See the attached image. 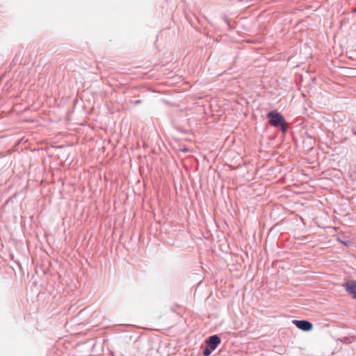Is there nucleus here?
<instances>
[{"mask_svg":"<svg viewBox=\"0 0 356 356\" xmlns=\"http://www.w3.org/2000/svg\"><path fill=\"white\" fill-rule=\"evenodd\" d=\"M266 117L269 119V123L272 127H280L282 132H286L288 124L281 113L275 111H271L267 113Z\"/></svg>","mask_w":356,"mask_h":356,"instance_id":"1","label":"nucleus"},{"mask_svg":"<svg viewBox=\"0 0 356 356\" xmlns=\"http://www.w3.org/2000/svg\"><path fill=\"white\" fill-rule=\"evenodd\" d=\"M292 323L295 325L298 329L308 332L312 330L313 324L306 320H293Z\"/></svg>","mask_w":356,"mask_h":356,"instance_id":"2","label":"nucleus"},{"mask_svg":"<svg viewBox=\"0 0 356 356\" xmlns=\"http://www.w3.org/2000/svg\"><path fill=\"white\" fill-rule=\"evenodd\" d=\"M221 339L217 334L212 335L207 338L205 341L206 345L209 346V349L215 350L218 345L220 343Z\"/></svg>","mask_w":356,"mask_h":356,"instance_id":"3","label":"nucleus"},{"mask_svg":"<svg viewBox=\"0 0 356 356\" xmlns=\"http://www.w3.org/2000/svg\"><path fill=\"white\" fill-rule=\"evenodd\" d=\"M343 286L348 294L351 295L354 299H356V281L348 280L343 284Z\"/></svg>","mask_w":356,"mask_h":356,"instance_id":"4","label":"nucleus"},{"mask_svg":"<svg viewBox=\"0 0 356 356\" xmlns=\"http://www.w3.org/2000/svg\"><path fill=\"white\" fill-rule=\"evenodd\" d=\"M213 351V350L209 349V346H207V345H206V347L204 348V349L203 350V355L204 356H209Z\"/></svg>","mask_w":356,"mask_h":356,"instance_id":"5","label":"nucleus"},{"mask_svg":"<svg viewBox=\"0 0 356 356\" xmlns=\"http://www.w3.org/2000/svg\"><path fill=\"white\" fill-rule=\"evenodd\" d=\"M141 102H142V100H136V101L135 102V104H140Z\"/></svg>","mask_w":356,"mask_h":356,"instance_id":"6","label":"nucleus"},{"mask_svg":"<svg viewBox=\"0 0 356 356\" xmlns=\"http://www.w3.org/2000/svg\"><path fill=\"white\" fill-rule=\"evenodd\" d=\"M181 151H183V152H187V151H188V149L186 148V149H181Z\"/></svg>","mask_w":356,"mask_h":356,"instance_id":"7","label":"nucleus"},{"mask_svg":"<svg viewBox=\"0 0 356 356\" xmlns=\"http://www.w3.org/2000/svg\"><path fill=\"white\" fill-rule=\"evenodd\" d=\"M354 134H355V135L356 136V133L355 132Z\"/></svg>","mask_w":356,"mask_h":356,"instance_id":"8","label":"nucleus"},{"mask_svg":"<svg viewBox=\"0 0 356 356\" xmlns=\"http://www.w3.org/2000/svg\"><path fill=\"white\" fill-rule=\"evenodd\" d=\"M355 12H356V8H355Z\"/></svg>","mask_w":356,"mask_h":356,"instance_id":"9","label":"nucleus"}]
</instances>
